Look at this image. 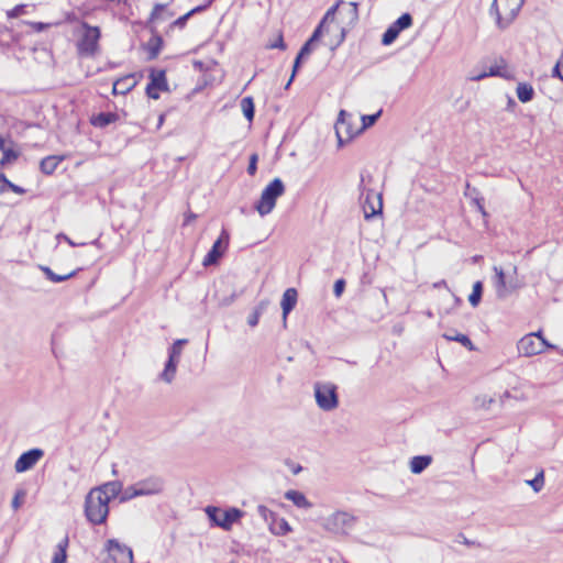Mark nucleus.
Listing matches in <instances>:
<instances>
[{"mask_svg": "<svg viewBox=\"0 0 563 563\" xmlns=\"http://www.w3.org/2000/svg\"><path fill=\"white\" fill-rule=\"evenodd\" d=\"M517 349L520 355L530 357L542 353L545 349H556V346L549 343L544 336L526 334L519 340Z\"/></svg>", "mask_w": 563, "mask_h": 563, "instance_id": "obj_10", "label": "nucleus"}, {"mask_svg": "<svg viewBox=\"0 0 563 563\" xmlns=\"http://www.w3.org/2000/svg\"><path fill=\"white\" fill-rule=\"evenodd\" d=\"M525 0H494L490 14L496 18V24L500 30L507 29L518 15Z\"/></svg>", "mask_w": 563, "mask_h": 563, "instance_id": "obj_2", "label": "nucleus"}, {"mask_svg": "<svg viewBox=\"0 0 563 563\" xmlns=\"http://www.w3.org/2000/svg\"><path fill=\"white\" fill-rule=\"evenodd\" d=\"M325 23H322V21L319 23V25L316 27V30L313 31L311 37L309 38L310 42H316L319 40V37L321 36L322 34V29L324 26Z\"/></svg>", "mask_w": 563, "mask_h": 563, "instance_id": "obj_50", "label": "nucleus"}, {"mask_svg": "<svg viewBox=\"0 0 563 563\" xmlns=\"http://www.w3.org/2000/svg\"><path fill=\"white\" fill-rule=\"evenodd\" d=\"M443 336L448 341L460 342L465 347H468L470 350H473V343H472L471 339L467 335H465V334H462V333H455V334L445 333Z\"/></svg>", "mask_w": 563, "mask_h": 563, "instance_id": "obj_31", "label": "nucleus"}, {"mask_svg": "<svg viewBox=\"0 0 563 563\" xmlns=\"http://www.w3.org/2000/svg\"><path fill=\"white\" fill-rule=\"evenodd\" d=\"M24 497H25V492H24V490L20 489V490H18V492L15 493V495H14V497H13V499H12V508H13L14 510H16V509H19V508H20V506L22 505V501H23Z\"/></svg>", "mask_w": 563, "mask_h": 563, "instance_id": "obj_42", "label": "nucleus"}, {"mask_svg": "<svg viewBox=\"0 0 563 563\" xmlns=\"http://www.w3.org/2000/svg\"><path fill=\"white\" fill-rule=\"evenodd\" d=\"M314 398L318 407L324 411H331L339 406L338 387L333 383L317 382L313 386Z\"/></svg>", "mask_w": 563, "mask_h": 563, "instance_id": "obj_4", "label": "nucleus"}, {"mask_svg": "<svg viewBox=\"0 0 563 563\" xmlns=\"http://www.w3.org/2000/svg\"><path fill=\"white\" fill-rule=\"evenodd\" d=\"M351 119L352 115L345 110L340 111L335 123V134L340 146L352 140L356 134L361 132L360 129H353Z\"/></svg>", "mask_w": 563, "mask_h": 563, "instance_id": "obj_12", "label": "nucleus"}, {"mask_svg": "<svg viewBox=\"0 0 563 563\" xmlns=\"http://www.w3.org/2000/svg\"><path fill=\"white\" fill-rule=\"evenodd\" d=\"M146 93L152 99H158L159 98L158 90H156L154 87L148 86V85L146 86Z\"/></svg>", "mask_w": 563, "mask_h": 563, "instance_id": "obj_52", "label": "nucleus"}, {"mask_svg": "<svg viewBox=\"0 0 563 563\" xmlns=\"http://www.w3.org/2000/svg\"><path fill=\"white\" fill-rule=\"evenodd\" d=\"M266 46H267L268 48H279V49H285V48H286V45H285V42H284V38H283V34H282V32H278V33H277V35H276V40H275V41L269 42Z\"/></svg>", "mask_w": 563, "mask_h": 563, "instance_id": "obj_40", "label": "nucleus"}, {"mask_svg": "<svg viewBox=\"0 0 563 563\" xmlns=\"http://www.w3.org/2000/svg\"><path fill=\"white\" fill-rule=\"evenodd\" d=\"M527 484L530 485L536 493L540 492L544 486V472L540 471L533 479L527 481Z\"/></svg>", "mask_w": 563, "mask_h": 563, "instance_id": "obj_33", "label": "nucleus"}, {"mask_svg": "<svg viewBox=\"0 0 563 563\" xmlns=\"http://www.w3.org/2000/svg\"><path fill=\"white\" fill-rule=\"evenodd\" d=\"M81 26L82 34L77 42L78 54L84 57H92L99 49L100 30L86 22Z\"/></svg>", "mask_w": 563, "mask_h": 563, "instance_id": "obj_7", "label": "nucleus"}, {"mask_svg": "<svg viewBox=\"0 0 563 563\" xmlns=\"http://www.w3.org/2000/svg\"><path fill=\"white\" fill-rule=\"evenodd\" d=\"M432 462V457L430 455H417L413 456L410 461V471L413 474L422 473Z\"/></svg>", "mask_w": 563, "mask_h": 563, "instance_id": "obj_22", "label": "nucleus"}, {"mask_svg": "<svg viewBox=\"0 0 563 563\" xmlns=\"http://www.w3.org/2000/svg\"><path fill=\"white\" fill-rule=\"evenodd\" d=\"M24 12H25V5L19 4V5H15L12 10L8 11V16L11 19L18 18L21 14H23Z\"/></svg>", "mask_w": 563, "mask_h": 563, "instance_id": "obj_46", "label": "nucleus"}, {"mask_svg": "<svg viewBox=\"0 0 563 563\" xmlns=\"http://www.w3.org/2000/svg\"><path fill=\"white\" fill-rule=\"evenodd\" d=\"M412 25V16L409 13L401 14L391 26L400 33L402 30H406Z\"/></svg>", "mask_w": 563, "mask_h": 563, "instance_id": "obj_29", "label": "nucleus"}, {"mask_svg": "<svg viewBox=\"0 0 563 563\" xmlns=\"http://www.w3.org/2000/svg\"><path fill=\"white\" fill-rule=\"evenodd\" d=\"M16 155L13 151L5 148L2 151V157L0 159V164L4 165L7 163H10L12 159H15Z\"/></svg>", "mask_w": 563, "mask_h": 563, "instance_id": "obj_43", "label": "nucleus"}, {"mask_svg": "<svg viewBox=\"0 0 563 563\" xmlns=\"http://www.w3.org/2000/svg\"><path fill=\"white\" fill-rule=\"evenodd\" d=\"M196 219V214L195 213H189L186 218V223L190 222L191 220Z\"/></svg>", "mask_w": 563, "mask_h": 563, "instance_id": "obj_61", "label": "nucleus"}, {"mask_svg": "<svg viewBox=\"0 0 563 563\" xmlns=\"http://www.w3.org/2000/svg\"><path fill=\"white\" fill-rule=\"evenodd\" d=\"M475 203L477 206V209L478 211L483 214V216H487L486 211H485V208H484V205H483V199L481 198H476L475 199Z\"/></svg>", "mask_w": 563, "mask_h": 563, "instance_id": "obj_55", "label": "nucleus"}, {"mask_svg": "<svg viewBox=\"0 0 563 563\" xmlns=\"http://www.w3.org/2000/svg\"><path fill=\"white\" fill-rule=\"evenodd\" d=\"M355 525V517L345 511H336L325 520L327 530L336 534H346Z\"/></svg>", "mask_w": 563, "mask_h": 563, "instance_id": "obj_11", "label": "nucleus"}, {"mask_svg": "<svg viewBox=\"0 0 563 563\" xmlns=\"http://www.w3.org/2000/svg\"><path fill=\"white\" fill-rule=\"evenodd\" d=\"M343 3V0H338L334 5H332L328 11L325 12L324 16L322 18V23H327L329 21H333L335 13L339 9V7Z\"/></svg>", "mask_w": 563, "mask_h": 563, "instance_id": "obj_39", "label": "nucleus"}, {"mask_svg": "<svg viewBox=\"0 0 563 563\" xmlns=\"http://www.w3.org/2000/svg\"><path fill=\"white\" fill-rule=\"evenodd\" d=\"M433 286L435 288L446 287V282L445 280H440V282L435 283Z\"/></svg>", "mask_w": 563, "mask_h": 563, "instance_id": "obj_60", "label": "nucleus"}, {"mask_svg": "<svg viewBox=\"0 0 563 563\" xmlns=\"http://www.w3.org/2000/svg\"><path fill=\"white\" fill-rule=\"evenodd\" d=\"M229 244V233L227 230H222L221 234L213 243L211 250L207 253L202 261L203 266H210L217 264L220 257L224 254Z\"/></svg>", "mask_w": 563, "mask_h": 563, "instance_id": "obj_14", "label": "nucleus"}, {"mask_svg": "<svg viewBox=\"0 0 563 563\" xmlns=\"http://www.w3.org/2000/svg\"><path fill=\"white\" fill-rule=\"evenodd\" d=\"M0 178H1V179H2L7 185H8V187H9L12 191H14V192H16V194H23V192H24V189H22L21 187H19V186H16V185L12 184L11 181H9V180L5 178V176H4V175H0Z\"/></svg>", "mask_w": 563, "mask_h": 563, "instance_id": "obj_49", "label": "nucleus"}, {"mask_svg": "<svg viewBox=\"0 0 563 563\" xmlns=\"http://www.w3.org/2000/svg\"><path fill=\"white\" fill-rule=\"evenodd\" d=\"M117 120V114L111 112H101L93 117L91 123L98 128H104Z\"/></svg>", "mask_w": 563, "mask_h": 563, "instance_id": "obj_27", "label": "nucleus"}, {"mask_svg": "<svg viewBox=\"0 0 563 563\" xmlns=\"http://www.w3.org/2000/svg\"><path fill=\"white\" fill-rule=\"evenodd\" d=\"M373 177L371 175H362L360 183L361 197L364 198V213L365 218L368 219L377 213L382 212L383 202L382 195L375 194L372 189L366 187L367 184L372 183Z\"/></svg>", "mask_w": 563, "mask_h": 563, "instance_id": "obj_6", "label": "nucleus"}, {"mask_svg": "<svg viewBox=\"0 0 563 563\" xmlns=\"http://www.w3.org/2000/svg\"><path fill=\"white\" fill-rule=\"evenodd\" d=\"M268 529L275 536H286L291 531L288 521L285 518H280L278 516L268 522Z\"/></svg>", "mask_w": 563, "mask_h": 563, "instance_id": "obj_19", "label": "nucleus"}, {"mask_svg": "<svg viewBox=\"0 0 563 563\" xmlns=\"http://www.w3.org/2000/svg\"><path fill=\"white\" fill-rule=\"evenodd\" d=\"M106 550L111 563H133V552L131 548L114 539L107 541Z\"/></svg>", "mask_w": 563, "mask_h": 563, "instance_id": "obj_13", "label": "nucleus"}, {"mask_svg": "<svg viewBox=\"0 0 563 563\" xmlns=\"http://www.w3.org/2000/svg\"><path fill=\"white\" fill-rule=\"evenodd\" d=\"M482 295H483V284H482V282H476L473 285V290H472L471 295L468 296L470 303L473 307L478 306V303L481 302V299H482Z\"/></svg>", "mask_w": 563, "mask_h": 563, "instance_id": "obj_30", "label": "nucleus"}, {"mask_svg": "<svg viewBox=\"0 0 563 563\" xmlns=\"http://www.w3.org/2000/svg\"><path fill=\"white\" fill-rule=\"evenodd\" d=\"M487 76H501V73L498 67H490L488 73H482L472 77V80H481L486 78Z\"/></svg>", "mask_w": 563, "mask_h": 563, "instance_id": "obj_41", "label": "nucleus"}, {"mask_svg": "<svg viewBox=\"0 0 563 563\" xmlns=\"http://www.w3.org/2000/svg\"><path fill=\"white\" fill-rule=\"evenodd\" d=\"M297 297L298 294L295 288H287L283 294L280 306L283 309L284 327H286L287 316L290 313V311L295 308L297 303Z\"/></svg>", "mask_w": 563, "mask_h": 563, "instance_id": "obj_17", "label": "nucleus"}, {"mask_svg": "<svg viewBox=\"0 0 563 563\" xmlns=\"http://www.w3.org/2000/svg\"><path fill=\"white\" fill-rule=\"evenodd\" d=\"M344 287H345V282L344 279H338L335 283H334V287H333V292L336 297H340L344 290Z\"/></svg>", "mask_w": 563, "mask_h": 563, "instance_id": "obj_47", "label": "nucleus"}, {"mask_svg": "<svg viewBox=\"0 0 563 563\" xmlns=\"http://www.w3.org/2000/svg\"><path fill=\"white\" fill-rule=\"evenodd\" d=\"M34 26L37 31H42L44 29V24L43 23H34Z\"/></svg>", "mask_w": 563, "mask_h": 563, "instance_id": "obj_63", "label": "nucleus"}, {"mask_svg": "<svg viewBox=\"0 0 563 563\" xmlns=\"http://www.w3.org/2000/svg\"><path fill=\"white\" fill-rule=\"evenodd\" d=\"M205 511L209 520L223 530H230L233 523L243 516V512L236 508L223 510L219 507L208 506Z\"/></svg>", "mask_w": 563, "mask_h": 563, "instance_id": "obj_8", "label": "nucleus"}, {"mask_svg": "<svg viewBox=\"0 0 563 563\" xmlns=\"http://www.w3.org/2000/svg\"><path fill=\"white\" fill-rule=\"evenodd\" d=\"M65 544H67V541H65ZM66 545H63L62 543L58 544V549L55 552L53 556L52 563H65L66 562Z\"/></svg>", "mask_w": 563, "mask_h": 563, "instance_id": "obj_37", "label": "nucleus"}, {"mask_svg": "<svg viewBox=\"0 0 563 563\" xmlns=\"http://www.w3.org/2000/svg\"><path fill=\"white\" fill-rule=\"evenodd\" d=\"M42 272L45 274L47 279H49L53 283H62L65 280H68L69 278L74 277L77 273V271L69 272L64 275L55 274L49 267L47 266H41Z\"/></svg>", "mask_w": 563, "mask_h": 563, "instance_id": "obj_26", "label": "nucleus"}, {"mask_svg": "<svg viewBox=\"0 0 563 563\" xmlns=\"http://www.w3.org/2000/svg\"><path fill=\"white\" fill-rule=\"evenodd\" d=\"M247 102H249V103H247V104H249V108H247V109H249V110H247V111H249V112H247V113H249V114H247V118H249V123H250V122H252L253 117H254V103H253L252 98H250V97H249V101H247Z\"/></svg>", "mask_w": 563, "mask_h": 563, "instance_id": "obj_54", "label": "nucleus"}, {"mask_svg": "<svg viewBox=\"0 0 563 563\" xmlns=\"http://www.w3.org/2000/svg\"><path fill=\"white\" fill-rule=\"evenodd\" d=\"M141 496L158 495L164 490V481L158 476H150L136 482Z\"/></svg>", "mask_w": 563, "mask_h": 563, "instance_id": "obj_16", "label": "nucleus"}, {"mask_svg": "<svg viewBox=\"0 0 563 563\" xmlns=\"http://www.w3.org/2000/svg\"><path fill=\"white\" fill-rule=\"evenodd\" d=\"M494 285L498 298H506L511 291L519 288L517 267L511 266V272L506 273L501 267L494 266Z\"/></svg>", "mask_w": 563, "mask_h": 563, "instance_id": "obj_5", "label": "nucleus"}, {"mask_svg": "<svg viewBox=\"0 0 563 563\" xmlns=\"http://www.w3.org/2000/svg\"><path fill=\"white\" fill-rule=\"evenodd\" d=\"M63 161L59 156H47L41 161V170L44 174H52L57 168L58 164Z\"/></svg>", "mask_w": 563, "mask_h": 563, "instance_id": "obj_25", "label": "nucleus"}, {"mask_svg": "<svg viewBox=\"0 0 563 563\" xmlns=\"http://www.w3.org/2000/svg\"><path fill=\"white\" fill-rule=\"evenodd\" d=\"M95 489H99L103 497H108V503L115 498L122 490V483L120 481L108 482Z\"/></svg>", "mask_w": 563, "mask_h": 563, "instance_id": "obj_18", "label": "nucleus"}, {"mask_svg": "<svg viewBox=\"0 0 563 563\" xmlns=\"http://www.w3.org/2000/svg\"><path fill=\"white\" fill-rule=\"evenodd\" d=\"M139 492L140 490H139L137 484L135 483L124 489L121 500L126 501V500L133 499L135 497H141Z\"/></svg>", "mask_w": 563, "mask_h": 563, "instance_id": "obj_35", "label": "nucleus"}, {"mask_svg": "<svg viewBox=\"0 0 563 563\" xmlns=\"http://www.w3.org/2000/svg\"><path fill=\"white\" fill-rule=\"evenodd\" d=\"M399 33L391 25L385 31L382 37V43L384 45H390L397 37Z\"/></svg>", "mask_w": 563, "mask_h": 563, "instance_id": "obj_36", "label": "nucleus"}, {"mask_svg": "<svg viewBox=\"0 0 563 563\" xmlns=\"http://www.w3.org/2000/svg\"><path fill=\"white\" fill-rule=\"evenodd\" d=\"M99 489H91L85 499V515L92 525H101L109 514L108 497L101 495Z\"/></svg>", "mask_w": 563, "mask_h": 563, "instance_id": "obj_1", "label": "nucleus"}, {"mask_svg": "<svg viewBox=\"0 0 563 563\" xmlns=\"http://www.w3.org/2000/svg\"><path fill=\"white\" fill-rule=\"evenodd\" d=\"M240 107H241V110H242L244 117L246 118V97H244L240 100Z\"/></svg>", "mask_w": 563, "mask_h": 563, "instance_id": "obj_58", "label": "nucleus"}, {"mask_svg": "<svg viewBox=\"0 0 563 563\" xmlns=\"http://www.w3.org/2000/svg\"><path fill=\"white\" fill-rule=\"evenodd\" d=\"M301 470H302V467L299 464L292 465V467H291V471L295 475L298 474Z\"/></svg>", "mask_w": 563, "mask_h": 563, "instance_id": "obj_59", "label": "nucleus"}, {"mask_svg": "<svg viewBox=\"0 0 563 563\" xmlns=\"http://www.w3.org/2000/svg\"><path fill=\"white\" fill-rule=\"evenodd\" d=\"M517 97L522 103H527L533 99L534 90L530 84L519 82L516 89Z\"/></svg>", "mask_w": 563, "mask_h": 563, "instance_id": "obj_23", "label": "nucleus"}, {"mask_svg": "<svg viewBox=\"0 0 563 563\" xmlns=\"http://www.w3.org/2000/svg\"><path fill=\"white\" fill-rule=\"evenodd\" d=\"M312 43L310 40H308L300 48L298 56L299 58H303L308 56L312 52Z\"/></svg>", "mask_w": 563, "mask_h": 563, "instance_id": "obj_45", "label": "nucleus"}, {"mask_svg": "<svg viewBox=\"0 0 563 563\" xmlns=\"http://www.w3.org/2000/svg\"><path fill=\"white\" fill-rule=\"evenodd\" d=\"M349 25H354L358 20V4L357 2H350L349 8L342 12Z\"/></svg>", "mask_w": 563, "mask_h": 563, "instance_id": "obj_28", "label": "nucleus"}, {"mask_svg": "<svg viewBox=\"0 0 563 563\" xmlns=\"http://www.w3.org/2000/svg\"><path fill=\"white\" fill-rule=\"evenodd\" d=\"M251 325H255L257 323V316L255 314L252 319L249 320Z\"/></svg>", "mask_w": 563, "mask_h": 563, "instance_id": "obj_62", "label": "nucleus"}, {"mask_svg": "<svg viewBox=\"0 0 563 563\" xmlns=\"http://www.w3.org/2000/svg\"><path fill=\"white\" fill-rule=\"evenodd\" d=\"M459 537L462 539V541H461V542H462L463 544L467 545V547H471V545H474V544H475V542H474V541L468 540V539H467L465 536H463V534H460Z\"/></svg>", "mask_w": 563, "mask_h": 563, "instance_id": "obj_57", "label": "nucleus"}, {"mask_svg": "<svg viewBox=\"0 0 563 563\" xmlns=\"http://www.w3.org/2000/svg\"><path fill=\"white\" fill-rule=\"evenodd\" d=\"M164 8H165L164 4H159V3L155 4V7H154V9L152 11V18L153 19L156 18L159 14V12L164 10Z\"/></svg>", "mask_w": 563, "mask_h": 563, "instance_id": "obj_56", "label": "nucleus"}, {"mask_svg": "<svg viewBox=\"0 0 563 563\" xmlns=\"http://www.w3.org/2000/svg\"><path fill=\"white\" fill-rule=\"evenodd\" d=\"M382 114V110H379L378 112L374 113V114H367V115H362V126L360 128L361 132L369 126H372L373 124H375V122L378 120V118L380 117Z\"/></svg>", "mask_w": 563, "mask_h": 563, "instance_id": "obj_34", "label": "nucleus"}, {"mask_svg": "<svg viewBox=\"0 0 563 563\" xmlns=\"http://www.w3.org/2000/svg\"><path fill=\"white\" fill-rule=\"evenodd\" d=\"M3 150H5L4 140L0 136V151L2 152Z\"/></svg>", "mask_w": 563, "mask_h": 563, "instance_id": "obj_64", "label": "nucleus"}, {"mask_svg": "<svg viewBox=\"0 0 563 563\" xmlns=\"http://www.w3.org/2000/svg\"><path fill=\"white\" fill-rule=\"evenodd\" d=\"M553 75L558 76L563 81V64L558 63L553 68Z\"/></svg>", "mask_w": 563, "mask_h": 563, "instance_id": "obj_53", "label": "nucleus"}, {"mask_svg": "<svg viewBox=\"0 0 563 563\" xmlns=\"http://www.w3.org/2000/svg\"><path fill=\"white\" fill-rule=\"evenodd\" d=\"M44 455L43 450L32 449L20 455L14 464L16 473H23L31 470Z\"/></svg>", "mask_w": 563, "mask_h": 563, "instance_id": "obj_15", "label": "nucleus"}, {"mask_svg": "<svg viewBox=\"0 0 563 563\" xmlns=\"http://www.w3.org/2000/svg\"><path fill=\"white\" fill-rule=\"evenodd\" d=\"M301 59L302 58H299V56L297 55L296 59H295V63H294V67H292V74L290 76V79L288 80L287 85H286V88H288L292 81V79L295 78L296 76V73L300 66V63H301Z\"/></svg>", "mask_w": 563, "mask_h": 563, "instance_id": "obj_51", "label": "nucleus"}, {"mask_svg": "<svg viewBox=\"0 0 563 563\" xmlns=\"http://www.w3.org/2000/svg\"><path fill=\"white\" fill-rule=\"evenodd\" d=\"M285 191V186L279 178L273 179L263 190L260 201L255 208L261 216L272 212L276 205V200Z\"/></svg>", "mask_w": 563, "mask_h": 563, "instance_id": "obj_3", "label": "nucleus"}, {"mask_svg": "<svg viewBox=\"0 0 563 563\" xmlns=\"http://www.w3.org/2000/svg\"><path fill=\"white\" fill-rule=\"evenodd\" d=\"M188 343L186 339H178L168 349V360L159 377L163 382L170 384L177 372V366L180 361L184 346Z\"/></svg>", "mask_w": 563, "mask_h": 563, "instance_id": "obj_9", "label": "nucleus"}, {"mask_svg": "<svg viewBox=\"0 0 563 563\" xmlns=\"http://www.w3.org/2000/svg\"><path fill=\"white\" fill-rule=\"evenodd\" d=\"M475 401L477 407L488 408L494 402V399L487 396H479L476 397Z\"/></svg>", "mask_w": 563, "mask_h": 563, "instance_id": "obj_44", "label": "nucleus"}, {"mask_svg": "<svg viewBox=\"0 0 563 563\" xmlns=\"http://www.w3.org/2000/svg\"><path fill=\"white\" fill-rule=\"evenodd\" d=\"M258 515L263 518V520L268 525L269 521L273 520L277 515L269 510L267 507L260 505L257 507Z\"/></svg>", "mask_w": 563, "mask_h": 563, "instance_id": "obj_38", "label": "nucleus"}, {"mask_svg": "<svg viewBox=\"0 0 563 563\" xmlns=\"http://www.w3.org/2000/svg\"><path fill=\"white\" fill-rule=\"evenodd\" d=\"M135 85L136 81L134 79V76L128 75L113 82L112 91L114 95H124L129 92Z\"/></svg>", "mask_w": 563, "mask_h": 563, "instance_id": "obj_20", "label": "nucleus"}, {"mask_svg": "<svg viewBox=\"0 0 563 563\" xmlns=\"http://www.w3.org/2000/svg\"><path fill=\"white\" fill-rule=\"evenodd\" d=\"M150 78L151 81L147 84L148 86L154 87L156 90L167 89L166 77L163 70H152Z\"/></svg>", "mask_w": 563, "mask_h": 563, "instance_id": "obj_24", "label": "nucleus"}, {"mask_svg": "<svg viewBox=\"0 0 563 563\" xmlns=\"http://www.w3.org/2000/svg\"><path fill=\"white\" fill-rule=\"evenodd\" d=\"M257 155L253 154L249 158V175H254L256 172Z\"/></svg>", "mask_w": 563, "mask_h": 563, "instance_id": "obj_48", "label": "nucleus"}, {"mask_svg": "<svg viewBox=\"0 0 563 563\" xmlns=\"http://www.w3.org/2000/svg\"><path fill=\"white\" fill-rule=\"evenodd\" d=\"M285 498L290 500L295 506L301 509H309L312 507V504L307 499V497L299 490H287L285 493Z\"/></svg>", "mask_w": 563, "mask_h": 563, "instance_id": "obj_21", "label": "nucleus"}, {"mask_svg": "<svg viewBox=\"0 0 563 563\" xmlns=\"http://www.w3.org/2000/svg\"><path fill=\"white\" fill-rule=\"evenodd\" d=\"M213 0H207V3L203 4V5H198L196 8H194L192 10H190L189 12H187L185 15L178 18L176 21H175V24L178 25V26H184L186 21L188 20L189 16H191L192 14L197 13V12H200L202 10H205Z\"/></svg>", "mask_w": 563, "mask_h": 563, "instance_id": "obj_32", "label": "nucleus"}]
</instances>
